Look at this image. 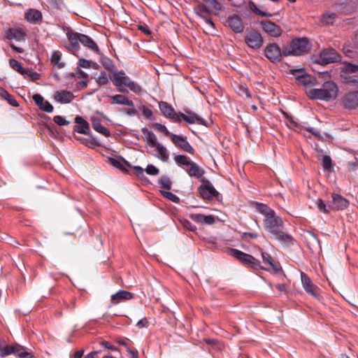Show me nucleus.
<instances>
[{
  "label": "nucleus",
  "instance_id": "473e14b6",
  "mask_svg": "<svg viewBox=\"0 0 358 358\" xmlns=\"http://www.w3.org/2000/svg\"><path fill=\"white\" fill-rule=\"evenodd\" d=\"M141 132L145 136V141L152 148L155 147L159 143L156 135L148 128L141 129Z\"/></svg>",
  "mask_w": 358,
  "mask_h": 358
},
{
  "label": "nucleus",
  "instance_id": "4d7b16f0",
  "mask_svg": "<svg viewBox=\"0 0 358 358\" xmlns=\"http://www.w3.org/2000/svg\"><path fill=\"white\" fill-rule=\"evenodd\" d=\"M316 205L319 208L320 211L324 213H329L330 210H331V208H329V206H327L324 203V202L320 199L316 201Z\"/></svg>",
  "mask_w": 358,
  "mask_h": 358
},
{
  "label": "nucleus",
  "instance_id": "8fccbe9b",
  "mask_svg": "<svg viewBox=\"0 0 358 358\" xmlns=\"http://www.w3.org/2000/svg\"><path fill=\"white\" fill-rule=\"evenodd\" d=\"M248 266L255 270L262 268L261 266L260 260L250 254H248Z\"/></svg>",
  "mask_w": 358,
  "mask_h": 358
},
{
  "label": "nucleus",
  "instance_id": "1a4fd4ad",
  "mask_svg": "<svg viewBox=\"0 0 358 358\" xmlns=\"http://www.w3.org/2000/svg\"><path fill=\"white\" fill-rule=\"evenodd\" d=\"M197 10L200 13L210 15L220 11L222 6L217 0H203V3L198 5Z\"/></svg>",
  "mask_w": 358,
  "mask_h": 358
},
{
  "label": "nucleus",
  "instance_id": "f704fd0d",
  "mask_svg": "<svg viewBox=\"0 0 358 358\" xmlns=\"http://www.w3.org/2000/svg\"><path fill=\"white\" fill-rule=\"evenodd\" d=\"M0 96L6 100L7 102L13 107H18L19 103L15 97L10 94L6 89L3 87H0Z\"/></svg>",
  "mask_w": 358,
  "mask_h": 358
},
{
  "label": "nucleus",
  "instance_id": "0eeeda50",
  "mask_svg": "<svg viewBox=\"0 0 358 358\" xmlns=\"http://www.w3.org/2000/svg\"><path fill=\"white\" fill-rule=\"evenodd\" d=\"M264 56L270 62H280L282 58L281 49L275 43H269L264 48Z\"/></svg>",
  "mask_w": 358,
  "mask_h": 358
},
{
  "label": "nucleus",
  "instance_id": "e433bc0d",
  "mask_svg": "<svg viewBox=\"0 0 358 358\" xmlns=\"http://www.w3.org/2000/svg\"><path fill=\"white\" fill-rule=\"evenodd\" d=\"M8 63L10 68L26 78L27 74L28 73V71L23 68L22 64L20 62L15 59H10Z\"/></svg>",
  "mask_w": 358,
  "mask_h": 358
},
{
  "label": "nucleus",
  "instance_id": "052dcab7",
  "mask_svg": "<svg viewBox=\"0 0 358 358\" xmlns=\"http://www.w3.org/2000/svg\"><path fill=\"white\" fill-rule=\"evenodd\" d=\"M154 126L158 131L164 134L165 136L171 137V135L172 134L170 133V131L167 129V128L165 125L159 124V123H155L154 124Z\"/></svg>",
  "mask_w": 358,
  "mask_h": 358
},
{
  "label": "nucleus",
  "instance_id": "39448f33",
  "mask_svg": "<svg viewBox=\"0 0 358 358\" xmlns=\"http://www.w3.org/2000/svg\"><path fill=\"white\" fill-rule=\"evenodd\" d=\"M201 185L198 187L200 196L203 200H211L213 198L219 200L220 194L215 189L211 182L206 178L201 179Z\"/></svg>",
  "mask_w": 358,
  "mask_h": 358
},
{
  "label": "nucleus",
  "instance_id": "9b49d317",
  "mask_svg": "<svg viewBox=\"0 0 358 358\" xmlns=\"http://www.w3.org/2000/svg\"><path fill=\"white\" fill-rule=\"evenodd\" d=\"M292 47L294 48V55H301L309 52L311 44L307 38H299L292 40Z\"/></svg>",
  "mask_w": 358,
  "mask_h": 358
},
{
  "label": "nucleus",
  "instance_id": "a19ab883",
  "mask_svg": "<svg viewBox=\"0 0 358 358\" xmlns=\"http://www.w3.org/2000/svg\"><path fill=\"white\" fill-rule=\"evenodd\" d=\"M100 62L102 66L108 71L111 73L115 71V66L114 62L110 58L105 55H101Z\"/></svg>",
  "mask_w": 358,
  "mask_h": 358
},
{
  "label": "nucleus",
  "instance_id": "f8f14e48",
  "mask_svg": "<svg viewBox=\"0 0 358 358\" xmlns=\"http://www.w3.org/2000/svg\"><path fill=\"white\" fill-rule=\"evenodd\" d=\"M301 282L306 293L315 297L317 300H320L321 296L318 292L319 288L313 283L310 278L303 272L301 273Z\"/></svg>",
  "mask_w": 358,
  "mask_h": 358
},
{
  "label": "nucleus",
  "instance_id": "72a5a7b5",
  "mask_svg": "<svg viewBox=\"0 0 358 358\" xmlns=\"http://www.w3.org/2000/svg\"><path fill=\"white\" fill-rule=\"evenodd\" d=\"M123 87H128L131 91L136 94H140L142 92V87L137 83L132 81L126 74L124 73L123 80Z\"/></svg>",
  "mask_w": 358,
  "mask_h": 358
},
{
  "label": "nucleus",
  "instance_id": "b1692460",
  "mask_svg": "<svg viewBox=\"0 0 358 358\" xmlns=\"http://www.w3.org/2000/svg\"><path fill=\"white\" fill-rule=\"evenodd\" d=\"M24 19L31 24H40L43 20V15L40 10L30 8L25 13Z\"/></svg>",
  "mask_w": 358,
  "mask_h": 358
},
{
  "label": "nucleus",
  "instance_id": "a211bd4d",
  "mask_svg": "<svg viewBox=\"0 0 358 358\" xmlns=\"http://www.w3.org/2000/svg\"><path fill=\"white\" fill-rule=\"evenodd\" d=\"M292 74L295 77L299 85L307 87L311 85L312 78L305 73L303 69L291 70Z\"/></svg>",
  "mask_w": 358,
  "mask_h": 358
},
{
  "label": "nucleus",
  "instance_id": "2f4dec72",
  "mask_svg": "<svg viewBox=\"0 0 358 358\" xmlns=\"http://www.w3.org/2000/svg\"><path fill=\"white\" fill-rule=\"evenodd\" d=\"M109 97L112 99L113 104L124 105L132 108L134 106V102L129 99L128 97L125 95L115 94L113 96H110Z\"/></svg>",
  "mask_w": 358,
  "mask_h": 358
},
{
  "label": "nucleus",
  "instance_id": "cd10ccee",
  "mask_svg": "<svg viewBox=\"0 0 358 358\" xmlns=\"http://www.w3.org/2000/svg\"><path fill=\"white\" fill-rule=\"evenodd\" d=\"M54 99L61 103H69L74 99V95L71 92L67 90L57 91L55 93Z\"/></svg>",
  "mask_w": 358,
  "mask_h": 358
},
{
  "label": "nucleus",
  "instance_id": "13d9d810",
  "mask_svg": "<svg viewBox=\"0 0 358 358\" xmlns=\"http://www.w3.org/2000/svg\"><path fill=\"white\" fill-rule=\"evenodd\" d=\"M144 170L150 176H157L159 173V169L152 164H148Z\"/></svg>",
  "mask_w": 358,
  "mask_h": 358
},
{
  "label": "nucleus",
  "instance_id": "9d476101",
  "mask_svg": "<svg viewBox=\"0 0 358 358\" xmlns=\"http://www.w3.org/2000/svg\"><path fill=\"white\" fill-rule=\"evenodd\" d=\"M80 33L74 31L73 30H69L66 32V37L69 41V43L66 45V48L69 51L76 55L80 50Z\"/></svg>",
  "mask_w": 358,
  "mask_h": 358
},
{
  "label": "nucleus",
  "instance_id": "ddd939ff",
  "mask_svg": "<svg viewBox=\"0 0 358 358\" xmlns=\"http://www.w3.org/2000/svg\"><path fill=\"white\" fill-rule=\"evenodd\" d=\"M343 106L348 110L357 108L358 107V90L347 92L343 96Z\"/></svg>",
  "mask_w": 358,
  "mask_h": 358
},
{
  "label": "nucleus",
  "instance_id": "58836bf2",
  "mask_svg": "<svg viewBox=\"0 0 358 358\" xmlns=\"http://www.w3.org/2000/svg\"><path fill=\"white\" fill-rule=\"evenodd\" d=\"M159 155L157 156L162 162H166L169 159V154L167 149L161 143H158L155 147Z\"/></svg>",
  "mask_w": 358,
  "mask_h": 358
},
{
  "label": "nucleus",
  "instance_id": "7ed1b4c3",
  "mask_svg": "<svg viewBox=\"0 0 358 358\" xmlns=\"http://www.w3.org/2000/svg\"><path fill=\"white\" fill-rule=\"evenodd\" d=\"M174 161L178 166H186L189 169H186V172L190 177H194L201 180L203 178L205 170L199 166L196 163L190 160L185 155H178L174 157Z\"/></svg>",
  "mask_w": 358,
  "mask_h": 358
},
{
  "label": "nucleus",
  "instance_id": "c85d7f7f",
  "mask_svg": "<svg viewBox=\"0 0 358 358\" xmlns=\"http://www.w3.org/2000/svg\"><path fill=\"white\" fill-rule=\"evenodd\" d=\"M134 298V294L123 289L119 290L117 292L113 294L110 296V300L114 303H118L120 301L125 300H131Z\"/></svg>",
  "mask_w": 358,
  "mask_h": 358
},
{
  "label": "nucleus",
  "instance_id": "6e6d98bb",
  "mask_svg": "<svg viewBox=\"0 0 358 358\" xmlns=\"http://www.w3.org/2000/svg\"><path fill=\"white\" fill-rule=\"evenodd\" d=\"M180 222L182 226L189 231L195 232L197 229L196 227L187 219L180 220Z\"/></svg>",
  "mask_w": 358,
  "mask_h": 358
},
{
  "label": "nucleus",
  "instance_id": "603ef678",
  "mask_svg": "<svg viewBox=\"0 0 358 358\" xmlns=\"http://www.w3.org/2000/svg\"><path fill=\"white\" fill-rule=\"evenodd\" d=\"M17 358H38L36 356L34 355L30 352H27L25 350V348L20 345L18 347V350H17Z\"/></svg>",
  "mask_w": 358,
  "mask_h": 358
},
{
  "label": "nucleus",
  "instance_id": "bb28decb",
  "mask_svg": "<svg viewBox=\"0 0 358 358\" xmlns=\"http://www.w3.org/2000/svg\"><path fill=\"white\" fill-rule=\"evenodd\" d=\"M120 159L122 161L123 164L127 167L132 169L134 171V175L141 181L148 182V178L144 175V169L140 166H133L123 157L120 155Z\"/></svg>",
  "mask_w": 358,
  "mask_h": 358
},
{
  "label": "nucleus",
  "instance_id": "338daca9",
  "mask_svg": "<svg viewBox=\"0 0 358 358\" xmlns=\"http://www.w3.org/2000/svg\"><path fill=\"white\" fill-rule=\"evenodd\" d=\"M143 115L148 120H152L153 118V113L151 109L148 108L145 106H143L142 109Z\"/></svg>",
  "mask_w": 358,
  "mask_h": 358
},
{
  "label": "nucleus",
  "instance_id": "c9c22d12",
  "mask_svg": "<svg viewBox=\"0 0 358 358\" xmlns=\"http://www.w3.org/2000/svg\"><path fill=\"white\" fill-rule=\"evenodd\" d=\"M62 53L59 50L52 52L50 61L54 64L55 67L59 69H63L65 66V63L61 62Z\"/></svg>",
  "mask_w": 358,
  "mask_h": 358
},
{
  "label": "nucleus",
  "instance_id": "aec40b11",
  "mask_svg": "<svg viewBox=\"0 0 358 358\" xmlns=\"http://www.w3.org/2000/svg\"><path fill=\"white\" fill-rule=\"evenodd\" d=\"M227 23L235 33H241L243 31V21L236 14L229 16Z\"/></svg>",
  "mask_w": 358,
  "mask_h": 358
},
{
  "label": "nucleus",
  "instance_id": "c756f323",
  "mask_svg": "<svg viewBox=\"0 0 358 358\" xmlns=\"http://www.w3.org/2000/svg\"><path fill=\"white\" fill-rule=\"evenodd\" d=\"M91 122L92 127L96 131L106 137H109L110 136V131L102 125L101 120L100 118L93 117L91 118Z\"/></svg>",
  "mask_w": 358,
  "mask_h": 358
},
{
  "label": "nucleus",
  "instance_id": "09e8293b",
  "mask_svg": "<svg viewBox=\"0 0 358 358\" xmlns=\"http://www.w3.org/2000/svg\"><path fill=\"white\" fill-rule=\"evenodd\" d=\"M358 72V66L347 63L343 66V76H350V74Z\"/></svg>",
  "mask_w": 358,
  "mask_h": 358
},
{
  "label": "nucleus",
  "instance_id": "4468645a",
  "mask_svg": "<svg viewBox=\"0 0 358 358\" xmlns=\"http://www.w3.org/2000/svg\"><path fill=\"white\" fill-rule=\"evenodd\" d=\"M271 238L280 241L284 246L291 247L293 246L296 242V240L289 234L283 231V229H280L272 236Z\"/></svg>",
  "mask_w": 358,
  "mask_h": 358
},
{
  "label": "nucleus",
  "instance_id": "412c9836",
  "mask_svg": "<svg viewBox=\"0 0 358 358\" xmlns=\"http://www.w3.org/2000/svg\"><path fill=\"white\" fill-rule=\"evenodd\" d=\"M5 34L6 38L8 40L15 39L17 41L25 40L26 32L22 28L10 27Z\"/></svg>",
  "mask_w": 358,
  "mask_h": 358
},
{
  "label": "nucleus",
  "instance_id": "6ab92c4d",
  "mask_svg": "<svg viewBox=\"0 0 358 358\" xmlns=\"http://www.w3.org/2000/svg\"><path fill=\"white\" fill-rule=\"evenodd\" d=\"M261 24L264 31L271 37H279L282 33L281 28L272 21H262Z\"/></svg>",
  "mask_w": 358,
  "mask_h": 358
},
{
  "label": "nucleus",
  "instance_id": "49530a36",
  "mask_svg": "<svg viewBox=\"0 0 358 358\" xmlns=\"http://www.w3.org/2000/svg\"><path fill=\"white\" fill-rule=\"evenodd\" d=\"M261 255L263 258L264 264L271 266V268L275 271H278L279 266L278 264H275L273 262L272 258L270 255H268L267 252H261Z\"/></svg>",
  "mask_w": 358,
  "mask_h": 358
},
{
  "label": "nucleus",
  "instance_id": "7c9ffc66",
  "mask_svg": "<svg viewBox=\"0 0 358 358\" xmlns=\"http://www.w3.org/2000/svg\"><path fill=\"white\" fill-rule=\"evenodd\" d=\"M19 344L2 345V341L0 339V356L6 357L10 355H14L17 357V350H18Z\"/></svg>",
  "mask_w": 358,
  "mask_h": 358
},
{
  "label": "nucleus",
  "instance_id": "79ce46f5",
  "mask_svg": "<svg viewBox=\"0 0 358 358\" xmlns=\"http://www.w3.org/2000/svg\"><path fill=\"white\" fill-rule=\"evenodd\" d=\"M248 7L255 14L261 15V16H267L271 17L272 16V14L261 10L259 8L257 7L256 3L252 1H249L248 2Z\"/></svg>",
  "mask_w": 358,
  "mask_h": 358
},
{
  "label": "nucleus",
  "instance_id": "423d86ee",
  "mask_svg": "<svg viewBox=\"0 0 358 358\" xmlns=\"http://www.w3.org/2000/svg\"><path fill=\"white\" fill-rule=\"evenodd\" d=\"M264 227L271 236L280 229H283L284 223L282 218L276 215L275 211H273L266 217H264Z\"/></svg>",
  "mask_w": 358,
  "mask_h": 358
},
{
  "label": "nucleus",
  "instance_id": "774afa93",
  "mask_svg": "<svg viewBox=\"0 0 358 358\" xmlns=\"http://www.w3.org/2000/svg\"><path fill=\"white\" fill-rule=\"evenodd\" d=\"M83 143L89 148H94V146H96L99 144L98 142L92 138H84Z\"/></svg>",
  "mask_w": 358,
  "mask_h": 358
},
{
  "label": "nucleus",
  "instance_id": "ea45409f",
  "mask_svg": "<svg viewBox=\"0 0 358 358\" xmlns=\"http://www.w3.org/2000/svg\"><path fill=\"white\" fill-rule=\"evenodd\" d=\"M337 17V15L333 12H326L322 16V23L325 25H333Z\"/></svg>",
  "mask_w": 358,
  "mask_h": 358
},
{
  "label": "nucleus",
  "instance_id": "0e129e2a",
  "mask_svg": "<svg viewBox=\"0 0 358 358\" xmlns=\"http://www.w3.org/2000/svg\"><path fill=\"white\" fill-rule=\"evenodd\" d=\"M282 56L294 55V48L292 47V43L289 46H285L281 49Z\"/></svg>",
  "mask_w": 358,
  "mask_h": 358
},
{
  "label": "nucleus",
  "instance_id": "f03ea898",
  "mask_svg": "<svg viewBox=\"0 0 358 358\" xmlns=\"http://www.w3.org/2000/svg\"><path fill=\"white\" fill-rule=\"evenodd\" d=\"M338 85L331 80L324 82L320 88H313L308 91V96L311 100H334L338 96Z\"/></svg>",
  "mask_w": 358,
  "mask_h": 358
},
{
  "label": "nucleus",
  "instance_id": "680f3d73",
  "mask_svg": "<svg viewBox=\"0 0 358 358\" xmlns=\"http://www.w3.org/2000/svg\"><path fill=\"white\" fill-rule=\"evenodd\" d=\"M322 165L324 169H330L332 166L331 158L328 155H324L322 158Z\"/></svg>",
  "mask_w": 358,
  "mask_h": 358
},
{
  "label": "nucleus",
  "instance_id": "69168bd1",
  "mask_svg": "<svg viewBox=\"0 0 358 358\" xmlns=\"http://www.w3.org/2000/svg\"><path fill=\"white\" fill-rule=\"evenodd\" d=\"M92 63V62L91 60L81 58L78 61V66H79V67H81L83 69H90Z\"/></svg>",
  "mask_w": 358,
  "mask_h": 358
},
{
  "label": "nucleus",
  "instance_id": "3c124183",
  "mask_svg": "<svg viewBox=\"0 0 358 358\" xmlns=\"http://www.w3.org/2000/svg\"><path fill=\"white\" fill-rule=\"evenodd\" d=\"M111 76L108 74L106 71H101L99 76L96 79L99 85H105L109 83Z\"/></svg>",
  "mask_w": 358,
  "mask_h": 358
},
{
  "label": "nucleus",
  "instance_id": "6e6552de",
  "mask_svg": "<svg viewBox=\"0 0 358 358\" xmlns=\"http://www.w3.org/2000/svg\"><path fill=\"white\" fill-rule=\"evenodd\" d=\"M171 140L176 147L183 151L191 155L195 153V150L188 142L187 136L173 134L171 135Z\"/></svg>",
  "mask_w": 358,
  "mask_h": 358
},
{
  "label": "nucleus",
  "instance_id": "bf43d9fd",
  "mask_svg": "<svg viewBox=\"0 0 358 358\" xmlns=\"http://www.w3.org/2000/svg\"><path fill=\"white\" fill-rule=\"evenodd\" d=\"M53 121L55 124H58L59 126H64L69 124V122L67 121L64 117L61 115H55L53 117Z\"/></svg>",
  "mask_w": 358,
  "mask_h": 358
},
{
  "label": "nucleus",
  "instance_id": "2eb2a0df",
  "mask_svg": "<svg viewBox=\"0 0 358 358\" xmlns=\"http://www.w3.org/2000/svg\"><path fill=\"white\" fill-rule=\"evenodd\" d=\"M264 43V39L260 33L255 30L251 31L248 35V46L253 49L260 48Z\"/></svg>",
  "mask_w": 358,
  "mask_h": 358
},
{
  "label": "nucleus",
  "instance_id": "dca6fc26",
  "mask_svg": "<svg viewBox=\"0 0 358 358\" xmlns=\"http://www.w3.org/2000/svg\"><path fill=\"white\" fill-rule=\"evenodd\" d=\"M124 76V72L122 70L115 71L112 73L110 80L120 92L128 93L127 89L123 87Z\"/></svg>",
  "mask_w": 358,
  "mask_h": 358
},
{
  "label": "nucleus",
  "instance_id": "a878e982",
  "mask_svg": "<svg viewBox=\"0 0 358 358\" xmlns=\"http://www.w3.org/2000/svg\"><path fill=\"white\" fill-rule=\"evenodd\" d=\"M189 217L194 222L199 224H213L215 222V217L212 215H205L201 213L190 214Z\"/></svg>",
  "mask_w": 358,
  "mask_h": 358
},
{
  "label": "nucleus",
  "instance_id": "e2e57ef3",
  "mask_svg": "<svg viewBox=\"0 0 358 358\" xmlns=\"http://www.w3.org/2000/svg\"><path fill=\"white\" fill-rule=\"evenodd\" d=\"M100 345L103 347L105 349L110 350L111 351H119L118 348L114 346L110 342L103 341L100 342Z\"/></svg>",
  "mask_w": 358,
  "mask_h": 358
},
{
  "label": "nucleus",
  "instance_id": "20e7f679",
  "mask_svg": "<svg viewBox=\"0 0 358 358\" xmlns=\"http://www.w3.org/2000/svg\"><path fill=\"white\" fill-rule=\"evenodd\" d=\"M341 55L334 48H329L321 50L319 55L315 58V62L317 64L326 66L333 62H340Z\"/></svg>",
  "mask_w": 358,
  "mask_h": 358
},
{
  "label": "nucleus",
  "instance_id": "5fc2aeb1",
  "mask_svg": "<svg viewBox=\"0 0 358 358\" xmlns=\"http://www.w3.org/2000/svg\"><path fill=\"white\" fill-rule=\"evenodd\" d=\"M344 83L350 86L358 87V75L357 76H342Z\"/></svg>",
  "mask_w": 358,
  "mask_h": 358
},
{
  "label": "nucleus",
  "instance_id": "f3484780",
  "mask_svg": "<svg viewBox=\"0 0 358 358\" xmlns=\"http://www.w3.org/2000/svg\"><path fill=\"white\" fill-rule=\"evenodd\" d=\"M32 99L35 104L43 112L52 113L54 110L52 105L47 100H45L40 94H34L32 96Z\"/></svg>",
  "mask_w": 358,
  "mask_h": 358
},
{
  "label": "nucleus",
  "instance_id": "de8ad7c7",
  "mask_svg": "<svg viewBox=\"0 0 358 358\" xmlns=\"http://www.w3.org/2000/svg\"><path fill=\"white\" fill-rule=\"evenodd\" d=\"M158 184L162 189L170 190L172 187V182L167 176H162L158 180Z\"/></svg>",
  "mask_w": 358,
  "mask_h": 358
},
{
  "label": "nucleus",
  "instance_id": "4be33fe9",
  "mask_svg": "<svg viewBox=\"0 0 358 358\" xmlns=\"http://www.w3.org/2000/svg\"><path fill=\"white\" fill-rule=\"evenodd\" d=\"M75 122L78 124L74 126V131L85 135L90 134V124L83 117L76 116Z\"/></svg>",
  "mask_w": 358,
  "mask_h": 358
},
{
  "label": "nucleus",
  "instance_id": "393cba45",
  "mask_svg": "<svg viewBox=\"0 0 358 358\" xmlns=\"http://www.w3.org/2000/svg\"><path fill=\"white\" fill-rule=\"evenodd\" d=\"M80 43L84 46L87 47V48H89L92 52L96 53L97 55H101V51L98 45L89 36L85 35L84 34H81Z\"/></svg>",
  "mask_w": 358,
  "mask_h": 358
},
{
  "label": "nucleus",
  "instance_id": "864d4df0",
  "mask_svg": "<svg viewBox=\"0 0 358 358\" xmlns=\"http://www.w3.org/2000/svg\"><path fill=\"white\" fill-rule=\"evenodd\" d=\"M160 193L164 198L170 200L171 201L175 203H179L180 201V198L177 195L173 194L171 192L161 190Z\"/></svg>",
  "mask_w": 358,
  "mask_h": 358
},
{
  "label": "nucleus",
  "instance_id": "4c0bfd02",
  "mask_svg": "<svg viewBox=\"0 0 358 358\" xmlns=\"http://www.w3.org/2000/svg\"><path fill=\"white\" fill-rule=\"evenodd\" d=\"M250 204L255 207L259 212L264 214V217H266L270 213L274 211L273 209L270 208L269 206H267L266 204L264 203L250 201Z\"/></svg>",
  "mask_w": 358,
  "mask_h": 358
},
{
  "label": "nucleus",
  "instance_id": "5701e85b",
  "mask_svg": "<svg viewBox=\"0 0 358 358\" xmlns=\"http://www.w3.org/2000/svg\"><path fill=\"white\" fill-rule=\"evenodd\" d=\"M332 200V205H329V208H331V210H344L349 204L348 201L340 194H333Z\"/></svg>",
  "mask_w": 358,
  "mask_h": 358
},
{
  "label": "nucleus",
  "instance_id": "37998d69",
  "mask_svg": "<svg viewBox=\"0 0 358 358\" xmlns=\"http://www.w3.org/2000/svg\"><path fill=\"white\" fill-rule=\"evenodd\" d=\"M120 158V156L118 157ZM109 163L114 167L121 170L122 172L129 174V170L122 164V161L120 159H115L113 157L108 158Z\"/></svg>",
  "mask_w": 358,
  "mask_h": 358
},
{
  "label": "nucleus",
  "instance_id": "a18cd8bd",
  "mask_svg": "<svg viewBox=\"0 0 358 358\" xmlns=\"http://www.w3.org/2000/svg\"><path fill=\"white\" fill-rule=\"evenodd\" d=\"M234 89L240 96H246V85L241 81L234 82Z\"/></svg>",
  "mask_w": 358,
  "mask_h": 358
},
{
  "label": "nucleus",
  "instance_id": "f257e3e1",
  "mask_svg": "<svg viewBox=\"0 0 358 358\" xmlns=\"http://www.w3.org/2000/svg\"><path fill=\"white\" fill-rule=\"evenodd\" d=\"M159 108L164 116L171 119L174 122L180 123L183 120L188 124L196 123L208 127V122L192 111H187L188 115L181 112L176 113L171 104L163 101L159 103Z\"/></svg>",
  "mask_w": 358,
  "mask_h": 358
},
{
  "label": "nucleus",
  "instance_id": "c03bdc74",
  "mask_svg": "<svg viewBox=\"0 0 358 358\" xmlns=\"http://www.w3.org/2000/svg\"><path fill=\"white\" fill-rule=\"evenodd\" d=\"M229 253L231 256L240 261L243 264H246V253L237 249H231Z\"/></svg>",
  "mask_w": 358,
  "mask_h": 358
}]
</instances>
